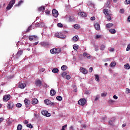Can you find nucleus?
I'll return each instance as SVG.
<instances>
[{
	"label": "nucleus",
	"mask_w": 130,
	"mask_h": 130,
	"mask_svg": "<svg viewBox=\"0 0 130 130\" xmlns=\"http://www.w3.org/2000/svg\"><path fill=\"white\" fill-rule=\"evenodd\" d=\"M104 14L107 17L108 21H111V16H112V13L110 10L108 9H104Z\"/></svg>",
	"instance_id": "obj_1"
},
{
	"label": "nucleus",
	"mask_w": 130,
	"mask_h": 130,
	"mask_svg": "<svg viewBox=\"0 0 130 130\" xmlns=\"http://www.w3.org/2000/svg\"><path fill=\"white\" fill-rule=\"evenodd\" d=\"M86 103H87V101L86 100V99H85V98L80 99L78 101V104L79 105H81V106H84V105H85Z\"/></svg>",
	"instance_id": "obj_2"
},
{
	"label": "nucleus",
	"mask_w": 130,
	"mask_h": 130,
	"mask_svg": "<svg viewBox=\"0 0 130 130\" xmlns=\"http://www.w3.org/2000/svg\"><path fill=\"white\" fill-rule=\"evenodd\" d=\"M15 3H16V1L11 0L6 8L7 10H11L12 8H13V6L15 5Z\"/></svg>",
	"instance_id": "obj_3"
},
{
	"label": "nucleus",
	"mask_w": 130,
	"mask_h": 130,
	"mask_svg": "<svg viewBox=\"0 0 130 130\" xmlns=\"http://www.w3.org/2000/svg\"><path fill=\"white\" fill-rule=\"evenodd\" d=\"M44 103L47 105H50L51 106H53V107L55 106V103L52 102V101L49 100H44Z\"/></svg>",
	"instance_id": "obj_4"
},
{
	"label": "nucleus",
	"mask_w": 130,
	"mask_h": 130,
	"mask_svg": "<svg viewBox=\"0 0 130 130\" xmlns=\"http://www.w3.org/2000/svg\"><path fill=\"white\" fill-rule=\"evenodd\" d=\"M55 36L57 38H61L62 39L66 38V35H64L62 32H57L55 34Z\"/></svg>",
	"instance_id": "obj_5"
},
{
	"label": "nucleus",
	"mask_w": 130,
	"mask_h": 130,
	"mask_svg": "<svg viewBox=\"0 0 130 130\" xmlns=\"http://www.w3.org/2000/svg\"><path fill=\"white\" fill-rule=\"evenodd\" d=\"M7 108L9 110H12L14 108V103L13 102H10L7 104Z\"/></svg>",
	"instance_id": "obj_6"
},
{
	"label": "nucleus",
	"mask_w": 130,
	"mask_h": 130,
	"mask_svg": "<svg viewBox=\"0 0 130 130\" xmlns=\"http://www.w3.org/2000/svg\"><path fill=\"white\" fill-rule=\"evenodd\" d=\"M18 88H20V89H25V87H26V83L19 82L17 85Z\"/></svg>",
	"instance_id": "obj_7"
},
{
	"label": "nucleus",
	"mask_w": 130,
	"mask_h": 130,
	"mask_svg": "<svg viewBox=\"0 0 130 130\" xmlns=\"http://www.w3.org/2000/svg\"><path fill=\"white\" fill-rule=\"evenodd\" d=\"M10 98H11V95L10 94H6L3 96V101L4 102H7L8 100H10Z\"/></svg>",
	"instance_id": "obj_8"
},
{
	"label": "nucleus",
	"mask_w": 130,
	"mask_h": 130,
	"mask_svg": "<svg viewBox=\"0 0 130 130\" xmlns=\"http://www.w3.org/2000/svg\"><path fill=\"white\" fill-rule=\"evenodd\" d=\"M52 15L55 18H57L58 16V11L56 9H53L52 11Z\"/></svg>",
	"instance_id": "obj_9"
},
{
	"label": "nucleus",
	"mask_w": 130,
	"mask_h": 130,
	"mask_svg": "<svg viewBox=\"0 0 130 130\" xmlns=\"http://www.w3.org/2000/svg\"><path fill=\"white\" fill-rule=\"evenodd\" d=\"M24 102L26 108L29 107V105L31 104V101H30L27 99H25V100H24Z\"/></svg>",
	"instance_id": "obj_10"
},
{
	"label": "nucleus",
	"mask_w": 130,
	"mask_h": 130,
	"mask_svg": "<svg viewBox=\"0 0 130 130\" xmlns=\"http://www.w3.org/2000/svg\"><path fill=\"white\" fill-rule=\"evenodd\" d=\"M80 71L81 73H82V74H84V75H86V74H88V70H87V69H86L83 67H81L80 68Z\"/></svg>",
	"instance_id": "obj_11"
},
{
	"label": "nucleus",
	"mask_w": 130,
	"mask_h": 130,
	"mask_svg": "<svg viewBox=\"0 0 130 130\" xmlns=\"http://www.w3.org/2000/svg\"><path fill=\"white\" fill-rule=\"evenodd\" d=\"M28 39L29 40H30V41H32V40H38V37H37V36H30L28 37Z\"/></svg>",
	"instance_id": "obj_12"
},
{
	"label": "nucleus",
	"mask_w": 130,
	"mask_h": 130,
	"mask_svg": "<svg viewBox=\"0 0 130 130\" xmlns=\"http://www.w3.org/2000/svg\"><path fill=\"white\" fill-rule=\"evenodd\" d=\"M23 54V50H19L17 52L16 56L17 58H19L21 55Z\"/></svg>",
	"instance_id": "obj_13"
},
{
	"label": "nucleus",
	"mask_w": 130,
	"mask_h": 130,
	"mask_svg": "<svg viewBox=\"0 0 130 130\" xmlns=\"http://www.w3.org/2000/svg\"><path fill=\"white\" fill-rule=\"evenodd\" d=\"M42 114L45 116H47V117L50 116V115L48 113V111L45 110L42 111Z\"/></svg>",
	"instance_id": "obj_14"
},
{
	"label": "nucleus",
	"mask_w": 130,
	"mask_h": 130,
	"mask_svg": "<svg viewBox=\"0 0 130 130\" xmlns=\"http://www.w3.org/2000/svg\"><path fill=\"white\" fill-rule=\"evenodd\" d=\"M35 83V85L37 86H39V87H40L41 85H42V82L40 80H36Z\"/></svg>",
	"instance_id": "obj_15"
},
{
	"label": "nucleus",
	"mask_w": 130,
	"mask_h": 130,
	"mask_svg": "<svg viewBox=\"0 0 130 130\" xmlns=\"http://www.w3.org/2000/svg\"><path fill=\"white\" fill-rule=\"evenodd\" d=\"M94 26L95 30H97V31H99V30H100V24H99V23H95Z\"/></svg>",
	"instance_id": "obj_16"
},
{
	"label": "nucleus",
	"mask_w": 130,
	"mask_h": 130,
	"mask_svg": "<svg viewBox=\"0 0 130 130\" xmlns=\"http://www.w3.org/2000/svg\"><path fill=\"white\" fill-rule=\"evenodd\" d=\"M56 48H53L52 49L50 50V53H51L52 54H54L57 53V51H56Z\"/></svg>",
	"instance_id": "obj_17"
},
{
	"label": "nucleus",
	"mask_w": 130,
	"mask_h": 130,
	"mask_svg": "<svg viewBox=\"0 0 130 130\" xmlns=\"http://www.w3.org/2000/svg\"><path fill=\"white\" fill-rule=\"evenodd\" d=\"M83 56H86V57H87V58H88V59H90V58H91V55H90V54H89L86 52H84L83 53Z\"/></svg>",
	"instance_id": "obj_18"
},
{
	"label": "nucleus",
	"mask_w": 130,
	"mask_h": 130,
	"mask_svg": "<svg viewBox=\"0 0 130 130\" xmlns=\"http://www.w3.org/2000/svg\"><path fill=\"white\" fill-rule=\"evenodd\" d=\"M31 103L33 104V105L37 104V103H38V100H37V99H33L31 101Z\"/></svg>",
	"instance_id": "obj_19"
},
{
	"label": "nucleus",
	"mask_w": 130,
	"mask_h": 130,
	"mask_svg": "<svg viewBox=\"0 0 130 130\" xmlns=\"http://www.w3.org/2000/svg\"><path fill=\"white\" fill-rule=\"evenodd\" d=\"M56 93V92L55 91V90H54V89H51L50 91V94L51 96H54Z\"/></svg>",
	"instance_id": "obj_20"
},
{
	"label": "nucleus",
	"mask_w": 130,
	"mask_h": 130,
	"mask_svg": "<svg viewBox=\"0 0 130 130\" xmlns=\"http://www.w3.org/2000/svg\"><path fill=\"white\" fill-rule=\"evenodd\" d=\"M72 39L73 41H74V42H77V41L79 40V36H78V35H76L74 37H73Z\"/></svg>",
	"instance_id": "obj_21"
},
{
	"label": "nucleus",
	"mask_w": 130,
	"mask_h": 130,
	"mask_svg": "<svg viewBox=\"0 0 130 130\" xmlns=\"http://www.w3.org/2000/svg\"><path fill=\"white\" fill-rule=\"evenodd\" d=\"M78 14L80 16V17H87V15L85 12H79Z\"/></svg>",
	"instance_id": "obj_22"
},
{
	"label": "nucleus",
	"mask_w": 130,
	"mask_h": 130,
	"mask_svg": "<svg viewBox=\"0 0 130 130\" xmlns=\"http://www.w3.org/2000/svg\"><path fill=\"white\" fill-rule=\"evenodd\" d=\"M44 10H45V7L44 6H41L38 9V12H42V11H44Z\"/></svg>",
	"instance_id": "obj_23"
},
{
	"label": "nucleus",
	"mask_w": 130,
	"mask_h": 130,
	"mask_svg": "<svg viewBox=\"0 0 130 130\" xmlns=\"http://www.w3.org/2000/svg\"><path fill=\"white\" fill-rule=\"evenodd\" d=\"M114 120H115V118H113L112 119H111V120H110L109 121V124L110 125H112V124H113V122H114Z\"/></svg>",
	"instance_id": "obj_24"
},
{
	"label": "nucleus",
	"mask_w": 130,
	"mask_h": 130,
	"mask_svg": "<svg viewBox=\"0 0 130 130\" xmlns=\"http://www.w3.org/2000/svg\"><path fill=\"white\" fill-rule=\"evenodd\" d=\"M42 46H43L44 47H45V46H48L49 45V44L47 42H42L41 43Z\"/></svg>",
	"instance_id": "obj_25"
},
{
	"label": "nucleus",
	"mask_w": 130,
	"mask_h": 130,
	"mask_svg": "<svg viewBox=\"0 0 130 130\" xmlns=\"http://www.w3.org/2000/svg\"><path fill=\"white\" fill-rule=\"evenodd\" d=\"M113 25H114L113 23H109L106 25V28H111V27H112Z\"/></svg>",
	"instance_id": "obj_26"
},
{
	"label": "nucleus",
	"mask_w": 130,
	"mask_h": 130,
	"mask_svg": "<svg viewBox=\"0 0 130 130\" xmlns=\"http://www.w3.org/2000/svg\"><path fill=\"white\" fill-rule=\"evenodd\" d=\"M75 20V17L72 16H70L69 17V22H73Z\"/></svg>",
	"instance_id": "obj_27"
},
{
	"label": "nucleus",
	"mask_w": 130,
	"mask_h": 130,
	"mask_svg": "<svg viewBox=\"0 0 130 130\" xmlns=\"http://www.w3.org/2000/svg\"><path fill=\"white\" fill-rule=\"evenodd\" d=\"M109 32H111V34H115V33H116V30H115V29H110L109 30Z\"/></svg>",
	"instance_id": "obj_28"
},
{
	"label": "nucleus",
	"mask_w": 130,
	"mask_h": 130,
	"mask_svg": "<svg viewBox=\"0 0 130 130\" xmlns=\"http://www.w3.org/2000/svg\"><path fill=\"white\" fill-rule=\"evenodd\" d=\"M24 3V1L22 0L18 2V4L15 5V7H19L20 5H22Z\"/></svg>",
	"instance_id": "obj_29"
},
{
	"label": "nucleus",
	"mask_w": 130,
	"mask_h": 130,
	"mask_svg": "<svg viewBox=\"0 0 130 130\" xmlns=\"http://www.w3.org/2000/svg\"><path fill=\"white\" fill-rule=\"evenodd\" d=\"M95 77L96 81L97 82H100V77H99V75H95Z\"/></svg>",
	"instance_id": "obj_30"
},
{
	"label": "nucleus",
	"mask_w": 130,
	"mask_h": 130,
	"mask_svg": "<svg viewBox=\"0 0 130 130\" xmlns=\"http://www.w3.org/2000/svg\"><path fill=\"white\" fill-rule=\"evenodd\" d=\"M36 26L37 27H41L43 26V24L42 23L40 22V23L37 24L36 25Z\"/></svg>",
	"instance_id": "obj_31"
},
{
	"label": "nucleus",
	"mask_w": 130,
	"mask_h": 130,
	"mask_svg": "<svg viewBox=\"0 0 130 130\" xmlns=\"http://www.w3.org/2000/svg\"><path fill=\"white\" fill-rule=\"evenodd\" d=\"M22 128H23V126H22L21 124H18L17 125V130H21Z\"/></svg>",
	"instance_id": "obj_32"
},
{
	"label": "nucleus",
	"mask_w": 130,
	"mask_h": 130,
	"mask_svg": "<svg viewBox=\"0 0 130 130\" xmlns=\"http://www.w3.org/2000/svg\"><path fill=\"white\" fill-rule=\"evenodd\" d=\"M124 68L126 69V70H129L130 69V66H129V64H126L124 65Z\"/></svg>",
	"instance_id": "obj_33"
},
{
	"label": "nucleus",
	"mask_w": 130,
	"mask_h": 130,
	"mask_svg": "<svg viewBox=\"0 0 130 130\" xmlns=\"http://www.w3.org/2000/svg\"><path fill=\"white\" fill-rule=\"evenodd\" d=\"M79 48V46L78 45H73V49L74 50H77V49Z\"/></svg>",
	"instance_id": "obj_34"
},
{
	"label": "nucleus",
	"mask_w": 130,
	"mask_h": 130,
	"mask_svg": "<svg viewBox=\"0 0 130 130\" xmlns=\"http://www.w3.org/2000/svg\"><path fill=\"white\" fill-rule=\"evenodd\" d=\"M61 70H62V71H66L67 70V66L63 65L61 67Z\"/></svg>",
	"instance_id": "obj_35"
},
{
	"label": "nucleus",
	"mask_w": 130,
	"mask_h": 130,
	"mask_svg": "<svg viewBox=\"0 0 130 130\" xmlns=\"http://www.w3.org/2000/svg\"><path fill=\"white\" fill-rule=\"evenodd\" d=\"M115 102V101L112 100H110L108 101V104H113Z\"/></svg>",
	"instance_id": "obj_36"
},
{
	"label": "nucleus",
	"mask_w": 130,
	"mask_h": 130,
	"mask_svg": "<svg viewBox=\"0 0 130 130\" xmlns=\"http://www.w3.org/2000/svg\"><path fill=\"white\" fill-rule=\"evenodd\" d=\"M59 70H58L57 68H54L52 70V73H57Z\"/></svg>",
	"instance_id": "obj_37"
},
{
	"label": "nucleus",
	"mask_w": 130,
	"mask_h": 130,
	"mask_svg": "<svg viewBox=\"0 0 130 130\" xmlns=\"http://www.w3.org/2000/svg\"><path fill=\"white\" fill-rule=\"evenodd\" d=\"M101 50H104L105 49V45H102L100 47Z\"/></svg>",
	"instance_id": "obj_38"
},
{
	"label": "nucleus",
	"mask_w": 130,
	"mask_h": 130,
	"mask_svg": "<svg viewBox=\"0 0 130 130\" xmlns=\"http://www.w3.org/2000/svg\"><path fill=\"white\" fill-rule=\"evenodd\" d=\"M110 66L112 68L115 67V66H116V63L115 62H112L110 64Z\"/></svg>",
	"instance_id": "obj_39"
},
{
	"label": "nucleus",
	"mask_w": 130,
	"mask_h": 130,
	"mask_svg": "<svg viewBox=\"0 0 130 130\" xmlns=\"http://www.w3.org/2000/svg\"><path fill=\"white\" fill-rule=\"evenodd\" d=\"M67 75H68V73H67V72H63L61 74V76H62V77L63 78H64V77H66V76H67Z\"/></svg>",
	"instance_id": "obj_40"
},
{
	"label": "nucleus",
	"mask_w": 130,
	"mask_h": 130,
	"mask_svg": "<svg viewBox=\"0 0 130 130\" xmlns=\"http://www.w3.org/2000/svg\"><path fill=\"white\" fill-rule=\"evenodd\" d=\"M57 100H58V101H61L62 100V98L61 96H56Z\"/></svg>",
	"instance_id": "obj_41"
},
{
	"label": "nucleus",
	"mask_w": 130,
	"mask_h": 130,
	"mask_svg": "<svg viewBox=\"0 0 130 130\" xmlns=\"http://www.w3.org/2000/svg\"><path fill=\"white\" fill-rule=\"evenodd\" d=\"M74 27L75 28V29H80V25L75 24L74 25Z\"/></svg>",
	"instance_id": "obj_42"
},
{
	"label": "nucleus",
	"mask_w": 130,
	"mask_h": 130,
	"mask_svg": "<svg viewBox=\"0 0 130 130\" xmlns=\"http://www.w3.org/2000/svg\"><path fill=\"white\" fill-rule=\"evenodd\" d=\"M27 127H29V128H33V126L31 123L27 124L26 125Z\"/></svg>",
	"instance_id": "obj_43"
},
{
	"label": "nucleus",
	"mask_w": 130,
	"mask_h": 130,
	"mask_svg": "<svg viewBox=\"0 0 130 130\" xmlns=\"http://www.w3.org/2000/svg\"><path fill=\"white\" fill-rule=\"evenodd\" d=\"M124 4L125 5H130V0H125Z\"/></svg>",
	"instance_id": "obj_44"
},
{
	"label": "nucleus",
	"mask_w": 130,
	"mask_h": 130,
	"mask_svg": "<svg viewBox=\"0 0 130 130\" xmlns=\"http://www.w3.org/2000/svg\"><path fill=\"white\" fill-rule=\"evenodd\" d=\"M16 107H18V108H20L22 107V104H21V103H17L16 104Z\"/></svg>",
	"instance_id": "obj_45"
},
{
	"label": "nucleus",
	"mask_w": 130,
	"mask_h": 130,
	"mask_svg": "<svg viewBox=\"0 0 130 130\" xmlns=\"http://www.w3.org/2000/svg\"><path fill=\"white\" fill-rule=\"evenodd\" d=\"M130 50V44H129L127 46V48H126V51H128Z\"/></svg>",
	"instance_id": "obj_46"
},
{
	"label": "nucleus",
	"mask_w": 130,
	"mask_h": 130,
	"mask_svg": "<svg viewBox=\"0 0 130 130\" xmlns=\"http://www.w3.org/2000/svg\"><path fill=\"white\" fill-rule=\"evenodd\" d=\"M125 93H126V94H129V93H130L129 88H126Z\"/></svg>",
	"instance_id": "obj_47"
},
{
	"label": "nucleus",
	"mask_w": 130,
	"mask_h": 130,
	"mask_svg": "<svg viewBox=\"0 0 130 130\" xmlns=\"http://www.w3.org/2000/svg\"><path fill=\"white\" fill-rule=\"evenodd\" d=\"M67 126H68V125L65 124L64 126H62V128L61 129V130H65V128L67 127Z\"/></svg>",
	"instance_id": "obj_48"
},
{
	"label": "nucleus",
	"mask_w": 130,
	"mask_h": 130,
	"mask_svg": "<svg viewBox=\"0 0 130 130\" xmlns=\"http://www.w3.org/2000/svg\"><path fill=\"white\" fill-rule=\"evenodd\" d=\"M30 30H31V26H29L28 27V28L26 29V32L27 33V32H29L30 31Z\"/></svg>",
	"instance_id": "obj_49"
},
{
	"label": "nucleus",
	"mask_w": 130,
	"mask_h": 130,
	"mask_svg": "<svg viewBox=\"0 0 130 130\" xmlns=\"http://www.w3.org/2000/svg\"><path fill=\"white\" fill-rule=\"evenodd\" d=\"M66 79L67 80H70V79H71V76L70 75H66Z\"/></svg>",
	"instance_id": "obj_50"
},
{
	"label": "nucleus",
	"mask_w": 130,
	"mask_h": 130,
	"mask_svg": "<svg viewBox=\"0 0 130 130\" xmlns=\"http://www.w3.org/2000/svg\"><path fill=\"white\" fill-rule=\"evenodd\" d=\"M95 19L96 18L95 17V16H92L90 18V20H91V21H95Z\"/></svg>",
	"instance_id": "obj_51"
},
{
	"label": "nucleus",
	"mask_w": 130,
	"mask_h": 130,
	"mask_svg": "<svg viewBox=\"0 0 130 130\" xmlns=\"http://www.w3.org/2000/svg\"><path fill=\"white\" fill-rule=\"evenodd\" d=\"M57 26H58V27H59L60 28H61L63 27L62 24H61V23H58Z\"/></svg>",
	"instance_id": "obj_52"
},
{
	"label": "nucleus",
	"mask_w": 130,
	"mask_h": 130,
	"mask_svg": "<svg viewBox=\"0 0 130 130\" xmlns=\"http://www.w3.org/2000/svg\"><path fill=\"white\" fill-rule=\"evenodd\" d=\"M110 5V2L109 1H107V4H106L107 7L108 8L109 7Z\"/></svg>",
	"instance_id": "obj_53"
},
{
	"label": "nucleus",
	"mask_w": 130,
	"mask_h": 130,
	"mask_svg": "<svg viewBox=\"0 0 130 130\" xmlns=\"http://www.w3.org/2000/svg\"><path fill=\"white\" fill-rule=\"evenodd\" d=\"M89 72H90V73H92V72H93V68L90 67V68L89 69Z\"/></svg>",
	"instance_id": "obj_54"
},
{
	"label": "nucleus",
	"mask_w": 130,
	"mask_h": 130,
	"mask_svg": "<svg viewBox=\"0 0 130 130\" xmlns=\"http://www.w3.org/2000/svg\"><path fill=\"white\" fill-rule=\"evenodd\" d=\"M49 85H47V84H45L44 85V88H49Z\"/></svg>",
	"instance_id": "obj_55"
},
{
	"label": "nucleus",
	"mask_w": 130,
	"mask_h": 130,
	"mask_svg": "<svg viewBox=\"0 0 130 130\" xmlns=\"http://www.w3.org/2000/svg\"><path fill=\"white\" fill-rule=\"evenodd\" d=\"M28 120H24V121H23V123L24 124H28Z\"/></svg>",
	"instance_id": "obj_56"
},
{
	"label": "nucleus",
	"mask_w": 130,
	"mask_h": 130,
	"mask_svg": "<svg viewBox=\"0 0 130 130\" xmlns=\"http://www.w3.org/2000/svg\"><path fill=\"white\" fill-rule=\"evenodd\" d=\"M46 14L47 15H49V14H50V11H49V10H47V11H46Z\"/></svg>",
	"instance_id": "obj_57"
},
{
	"label": "nucleus",
	"mask_w": 130,
	"mask_h": 130,
	"mask_svg": "<svg viewBox=\"0 0 130 130\" xmlns=\"http://www.w3.org/2000/svg\"><path fill=\"white\" fill-rule=\"evenodd\" d=\"M113 98H114V99L117 100L118 99V97H117V96H116V95H114Z\"/></svg>",
	"instance_id": "obj_58"
},
{
	"label": "nucleus",
	"mask_w": 130,
	"mask_h": 130,
	"mask_svg": "<svg viewBox=\"0 0 130 130\" xmlns=\"http://www.w3.org/2000/svg\"><path fill=\"white\" fill-rule=\"evenodd\" d=\"M101 96H102V97H106V94H105L104 93H102Z\"/></svg>",
	"instance_id": "obj_59"
},
{
	"label": "nucleus",
	"mask_w": 130,
	"mask_h": 130,
	"mask_svg": "<svg viewBox=\"0 0 130 130\" xmlns=\"http://www.w3.org/2000/svg\"><path fill=\"white\" fill-rule=\"evenodd\" d=\"M100 37H101V35H96V37H95V38L96 39H98V38H100Z\"/></svg>",
	"instance_id": "obj_60"
},
{
	"label": "nucleus",
	"mask_w": 130,
	"mask_h": 130,
	"mask_svg": "<svg viewBox=\"0 0 130 130\" xmlns=\"http://www.w3.org/2000/svg\"><path fill=\"white\" fill-rule=\"evenodd\" d=\"M56 51H57V53H59V52H60L61 50H60V49H56Z\"/></svg>",
	"instance_id": "obj_61"
},
{
	"label": "nucleus",
	"mask_w": 130,
	"mask_h": 130,
	"mask_svg": "<svg viewBox=\"0 0 130 130\" xmlns=\"http://www.w3.org/2000/svg\"><path fill=\"white\" fill-rule=\"evenodd\" d=\"M109 51H110V52H113V51H114V48H111L110 49Z\"/></svg>",
	"instance_id": "obj_62"
},
{
	"label": "nucleus",
	"mask_w": 130,
	"mask_h": 130,
	"mask_svg": "<svg viewBox=\"0 0 130 130\" xmlns=\"http://www.w3.org/2000/svg\"><path fill=\"white\" fill-rule=\"evenodd\" d=\"M120 13H124V10L123 9H120Z\"/></svg>",
	"instance_id": "obj_63"
},
{
	"label": "nucleus",
	"mask_w": 130,
	"mask_h": 130,
	"mask_svg": "<svg viewBox=\"0 0 130 130\" xmlns=\"http://www.w3.org/2000/svg\"><path fill=\"white\" fill-rule=\"evenodd\" d=\"M127 21H128V22H130V16H129L127 18Z\"/></svg>",
	"instance_id": "obj_64"
}]
</instances>
